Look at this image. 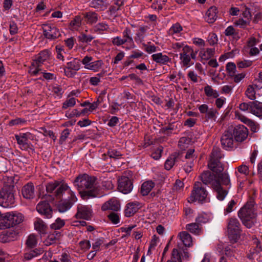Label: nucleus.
<instances>
[{
  "instance_id": "f257e3e1",
  "label": "nucleus",
  "mask_w": 262,
  "mask_h": 262,
  "mask_svg": "<svg viewBox=\"0 0 262 262\" xmlns=\"http://www.w3.org/2000/svg\"><path fill=\"white\" fill-rule=\"evenodd\" d=\"M74 184L77 187L81 197L84 200L98 195L99 186L97 178L94 176L87 174H80L76 178Z\"/></svg>"
},
{
  "instance_id": "f03ea898",
  "label": "nucleus",
  "mask_w": 262,
  "mask_h": 262,
  "mask_svg": "<svg viewBox=\"0 0 262 262\" xmlns=\"http://www.w3.org/2000/svg\"><path fill=\"white\" fill-rule=\"evenodd\" d=\"M255 206L254 199L252 197H250L238 211V216L243 225L248 228H252L255 223L254 220L256 218L257 214Z\"/></svg>"
},
{
  "instance_id": "7ed1b4c3",
  "label": "nucleus",
  "mask_w": 262,
  "mask_h": 262,
  "mask_svg": "<svg viewBox=\"0 0 262 262\" xmlns=\"http://www.w3.org/2000/svg\"><path fill=\"white\" fill-rule=\"evenodd\" d=\"M70 189L68 184L62 181L55 180L46 184V190L50 200H59Z\"/></svg>"
},
{
  "instance_id": "20e7f679",
  "label": "nucleus",
  "mask_w": 262,
  "mask_h": 262,
  "mask_svg": "<svg viewBox=\"0 0 262 262\" xmlns=\"http://www.w3.org/2000/svg\"><path fill=\"white\" fill-rule=\"evenodd\" d=\"M24 215L17 211H11L2 214L0 216V229H9L21 223Z\"/></svg>"
},
{
  "instance_id": "39448f33",
  "label": "nucleus",
  "mask_w": 262,
  "mask_h": 262,
  "mask_svg": "<svg viewBox=\"0 0 262 262\" xmlns=\"http://www.w3.org/2000/svg\"><path fill=\"white\" fill-rule=\"evenodd\" d=\"M14 186L5 185L0 190V206L4 208H10L15 203Z\"/></svg>"
},
{
  "instance_id": "423d86ee",
  "label": "nucleus",
  "mask_w": 262,
  "mask_h": 262,
  "mask_svg": "<svg viewBox=\"0 0 262 262\" xmlns=\"http://www.w3.org/2000/svg\"><path fill=\"white\" fill-rule=\"evenodd\" d=\"M112 42L114 46H121L126 44V50L134 49L136 45L132 37V32L128 27H126L122 32V38L120 36H116L112 38Z\"/></svg>"
},
{
  "instance_id": "0eeeda50",
  "label": "nucleus",
  "mask_w": 262,
  "mask_h": 262,
  "mask_svg": "<svg viewBox=\"0 0 262 262\" xmlns=\"http://www.w3.org/2000/svg\"><path fill=\"white\" fill-rule=\"evenodd\" d=\"M58 201L56 208L59 212L63 213L72 207L77 201V198L75 193L70 189L66 193V194L61 199Z\"/></svg>"
},
{
  "instance_id": "6e6552de",
  "label": "nucleus",
  "mask_w": 262,
  "mask_h": 262,
  "mask_svg": "<svg viewBox=\"0 0 262 262\" xmlns=\"http://www.w3.org/2000/svg\"><path fill=\"white\" fill-rule=\"evenodd\" d=\"M208 195V192L200 182H195L193 189L189 198L188 202L190 203L198 201L203 203L205 202Z\"/></svg>"
},
{
  "instance_id": "1a4fd4ad",
  "label": "nucleus",
  "mask_w": 262,
  "mask_h": 262,
  "mask_svg": "<svg viewBox=\"0 0 262 262\" xmlns=\"http://www.w3.org/2000/svg\"><path fill=\"white\" fill-rule=\"evenodd\" d=\"M228 236L231 241L236 242L240 237L241 224L237 219L230 218L228 222Z\"/></svg>"
},
{
  "instance_id": "9d476101",
  "label": "nucleus",
  "mask_w": 262,
  "mask_h": 262,
  "mask_svg": "<svg viewBox=\"0 0 262 262\" xmlns=\"http://www.w3.org/2000/svg\"><path fill=\"white\" fill-rule=\"evenodd\" d=\"M43 35L49 40H55L61 36L59 30L55 26L50 24L42 25Z\"/></svg>"
},
{
  "instance_id": "9b49d317",
  "label": "nucleus",
  "mask_w": 262,
  "mask_h": 262,
  "mask_svg": "<svg viewBox=\"0 0 262 262\" xmlns=\"http://www.w3.org/2000/svg\"><path fill=\"white\" fill-rule=\"evenodd\" d=\"M80 61L77 58H74L72 61L67 63L64 68V72L66 76L69 78H72L75 76L76 71L80 68Z\"/></svg>"
},
{
  "instance_id": "f8f14e48",
  "label": "nucleus",
  "mask_w": 262,
  "mask_h": 262,
  "mask_svg": "<svg viewBox=\"0 0 262 262\" xmlns=\"http://www.w3.org/2000/svg\"><path fill=\"white\" fill-rule=\"evenodd\" d=\"M92 60L93 57L92 56H86L82 59L81 63L86 69L95 72L99 71L103 64L102 60H98L91 62Z\"/></svg>"
},
{
  "instance_id": "ddd939ff",
  "label": "nucleus",
  "mask_w": 262,
  "mask_h": 262,
  "mask_svg": "<svg viewBox=\"0 0 262 262\" xmlns=\"http://www.w3.org/2000/svg\"><path fill=\"white\" fill-rule=\"evenodd\" d=\"M92 212L91 206L78 204L77 207V213L75 216L76 219L89 220L92 216Z\"/></svg>"
},
{
  "instance_id": "4468645a",
  "label": "nucleus",
  "mask_w": 262,
  "mask_h": 262,
  "mask_svg": "<svg viewBox=\"0 0 262 262\" xmlns=\"http://www.w3.org/2000/svg\"><path fill=\"white\" fill-rule=\"evenodd\" d=\"M118 189L119 191L124 194L129 193L133 189V182L127 177L122 176L118 179Z\"/></svg>"
},
{
  "instance_id": "2eb2a0df",
  "label": "nucleus",
  "mask_w": 262,
  "mask_h": 262,
  "mask_svg": "<svg viewBox=\"0 0 262 262\" xmlns=\"http://www.w3.org/2000/svg\"><path fill=\"white\" fill-rule=\"evenodd\" d=\"M232 133L235 140L242 142L247 138L248 129L244 125L239 124L234 127Z\"/></svg>"
},
{
  "instance_id": "dca6fc26",
  "label": "nucleus",
  "mask_w": 262,
  "mask_h": 262,
  "mask_svg": "<svg viewBox=\"0 0 262 262\" xmlns=\"http://www.w3.org/2000/svg\"><path fill=\"white\" fill-rule=\"evenodd\" d=\"M199 177L203 184L210 185L212 188L219 182L217 176L208 170L204 171Z\"/></svg>"
},
{
  "instance_id": "f3484780",
  "label": "nucleus",
  "mask_w": 262,
  "mask_h": 262,
  "mask_svg": "<svg viewBox=\"0 0 262 262\" xmlns=\"http://www.w3.org/2000/svg\"><path fill=\"white\" fill-rule=\"evenodd\" d=\"M221 142L223 148L228 150L233 147L234 140L232 129L226 130L221 138Z\"/></svg>"
},
{
  "instance_id": "a211bd4d",
  "label": "nucleus",
  "mask_w": 262,
  "mask_h": 262,
  "mask_svg": "<svg viewBox=\"0 0 262 262\" xmlns=\"http://www.w3.org/2000/svg\"><path fill=\"white\" fill-rule=\"evenodd\" d=\"M36 210L45 217L50 219L52 217L53 210L49 203L46 201H40L36 206Z\"/></svg>"
},
{
  "instance_id": "6ab92c4d",
  "label": "nucleus",
  "mask_w": 262,
  "mask_h": 262,
  "mask_svg": "<svg viewBox=\"0 0 262 262\" xmlns=\"http://www.w3.org/2000/svg\"><path fill=\"white\" fill-rule=\"evenodd\" d=\"M18 237V232L14 229H9L3 231L0 234V242L2 243H7L15 241Z\"/></svg>"
},
{
  "instance_id": "aec40b11",
  "label": "nucleus",
  "mask_w": 262,
  "mask_h": 262,
  "mask_svg": "<svg viewBox=\"0 0 262 262\" xmlns=\"http://www.w3.org/2000/svg\"><path fill=\"white\" fill-rule=\"evenodd\" d=\"M182 154L175 152L171 154L166 160L164 164L165 168L169 170L176 164L179 161L181 160Z\"/></svg>"
},
{
  "instance_id": "412c9836",
  "label": "nucleus",
  "mask_w": 262,
  "mask_h": 262,
  "mask_svg": "<svg viewBox=\"0 0 262 262\" xmlns=\"http://www.w3.org/2000/svg\"><path fill=\"white\" fill-rule=\"evenodd\" d=\"M50 56V52L47 50L41 51L33 60L32 67H40Z\"/></svg>"
},
{
  "instance_id": "4be33fe9",
  "label": "nucleus",
  "mask_w": 262,
  "mask_h": 262,
  "mask_svg": "<svg viewBox=\"0 0 262 262\" xmlns=\"http://www.w3.org/2000/svg\"><path fill=\"white\" fill-rule=\"evenodd\" d=\"M34 186L31 182L25 185L21 189L23 196L28 200H30L34 197Z\"/></svg>"
},
{
  "instance_id": "5701e85b",
  "label": "nucleus",
  "mask_w": 262,
  "mask_h": 262,
  "mask_svg": "<svg viewBox=\"0 0 262 262\" xmlns=\"http://www.w3.org/2000/svg\"><path fill=\"white\" fill-rule=\"evenodd\" d=\"M212 189L216 193V198L220 201H223L224 200L226 195L228 193L229 187L225 188L224 186L221 185L220 183H218Z\"/></svg>"
},
{
  "instance_id": "b1692460",
  "label": "nucleus",
  "mask_w": 262,
  "mask_h": 262,
  "mask_svg": "<svg viewBox=\"0 0 262 262\" xmlns=\"http://www.w3.org/2000/svg\"><path fill=\"white\" fill-rule=\"evenodd\" d=\"M140 207V204L138 202H130L127 204L124 210L125 215L127 217L133 216L136 213Z\"/></svg>"
},
{
  "instance_id": "393cba45",
  "label": "nucleus",
  "mask_w": 262,
  "mask_h": 262,
  "mask_svg": "<svg viewBox=\"0 0 262 262\" xmlns=\"http://www.w3.org/2000/svg\"><path fill=\"white\" fill-rule=\"evenodd\" d=\"M120 207L119 202L116 199H112L103 204L101 209L103 211L111 210L117 211L120 209Z\"/></svg>"
},
{
  "instance_id": "a878e982",
  "label": "nucleus",
  "mask_w": 262,
  "mask_h": 262,
  "mask_svg": "<svg viewBox=\"0 0 262 262\" xmlns=\"http://www.w3.org/2000/svg\"><path fill=\"white\" fill-rule=\"evenodd\" d=\"M208 167L210 170L216 174H220L224 170L223 165L219 160H209L208 163Z\"/></svg>"
},
{
  "instance_id": "bb28decb",
  "label": "nucleus",
  "mask_w": 262,
  "mask_h": 262,
  "mask_svg": "<svg viewBox=\"0 0 262 262\" xmlns=\"http://www.w3.org/2000/svg\"><path fill=\"white\" fill-rule=\"evenodd\" d=\"M153 61L161 65L166 64L171 61V58L162 53H158L151 55Z\"/></svg>"
},
{
  "instance_id": "cd10ccee",
  "label": "nucleus",
  "mask_w": 262,
  "mask_h": 262,
  "mask_svg": "<svg viewBox=\"0 0 262 262\" xmlns=\"http://www.w3.org/2000/svg\"><path fill=\"white\" fill-rule=\"evenodd\" d=\"M217 9L215 6L211 7L206 12L205 19L209 24L213 23L217 18Z\"/></svg>"
},
{
  "instance_id": "c85d7f7f",
  "label": "nucleus",
  "mask_w": 262,
  "mask_h": 262,
  "mask_svg": "<svg viewBox=\"0 0 262 262\" xmlns=\"http://www.w3.org/2000/svg\"><path fill=\"white\" fill-rule=\"evenodd\" d=\"M35 229L41 234H46L47 232L48 227L45 223L40 219L37 218L34 223Z\"/></svg>"
},
{
  "instance_id": "c756f323",
  "label": "nucleus",
  "mask_w": 262,
  "mask_h": 262,
  "mask_svg": "<svg viewBox=\"0 0 262 262\" xmlns=\"http://www.w3.org/2000/svg\"><path fill=\"white\" fill-rule=\"evenodd\" d=\"M178 237L185 247H190L192 245V237L186 231L180 232Z\"/></svg>"
},
{
  "instance_id": "7c9ffc66",
  "label": "nucleus",
  "mask_w": 262,
  "mask_h": 262,
  "mask_svg": "<svg viewBox=\"0 0 262 262\" xmlns=\"http://www.w3.org/2000/svg\"><path fill=\"white\" fill-rule=\"evenodd\" d=\"M217 179L221 185L225 188H230L231 183L229 176L227 173H222L217 176Z\"/></svg>"
},
{
  "instance_id": "2f4dec72",
  "label": "nucleus",
  "mask_w": 262,
  "mask_h": 262,
  "mask_svg": "<svg viewBox=\"0 0 262 262\" xmlns=\"http://www.w3.org/2000/svg\"><path fill=\"white\" fill-rule=\"evenodd\" d=\"M85 21L88 24L96 23L99 18L98 14L95 12L89 11L84 14Z\"/></svg>"
},
{
  "instance_id": "473e14b6",
  "label": "nucleus",
  "mask_w": 262,
  "mask_h": 262,
  "mask_svg": "<svg viewBox=\"0 0 262 262\" xmlns=\"http://www.w3.org/2000/svg\"><path fill=\"white\" fill-rule=\"evenodd\" d=\"M155 184L152 181H147L144 182L141 187V193L144 195H147L155 187Z\"/></svg>"
},
{
  "instance_id": "72a5a7b5",
  "label": "nucleus",
  "mask_w": 262,
  "mask_h": 262,
  "mask_svg": "<svg viewBox=\"0 0 262 262\" xmlns=\"http://www.w3.org/2000/svg\"><path fill=\"white\" fill-rule=\"evenodd\" d=\"M90 6L99 11H104L107 8V4L103 0H92Z\"/></svg>"
},
{
  "instance_id": "f704fd0d",
  "label": "nucleus",
  "mask_w": 262,
  "mask_h": 262,
  "mask_svg": "<svg viewBox=\"0 0 262 262\" xmlns=\"http://www.w3.org/2000/svg\"><path fill=\"white\" fill-rule=\"evenodd\" d=\"M186 229L187 230L195 235H200L202 232L201 227L196 223L187 224Z\"/></svg>"
},
{
  "instance_id": "c9c22d12",
  "label": "nucleus",
  "mask_w": 262,
  "mask_h": 262,
  "mask_svg": "<svg viewBox=\"0 0 262 262\" xmlns=\"http://www.w3.org/2000/svg\"><path fill=\"white\" fill-rule=\"evenodd\" d=\"M44 250L42 248H36L25 253L24 258L26 260H30L33 258L42 254Z\"/></svg>"
},
{
  "instance_id": "e433bc0d",
  "label": "nucleus",
  "mask_w": 262,
  "mask_h": 262,
  "mask_svg": "<svg viewBox=\"0 0 262 262\" xmlns=\"http://www.w3.org/2000/svg\"><path fill=\"white\" fill-rule=\"evenodd\" d=\"M251 113L258 117L262 118V103L257 101H254Z\"/></svg>"
},
{
  "instance_id": "4c0bfd02",
  "label": "nucleus",
  "mask_w": 262,
  "mask_h": 262,
  "mask_svg": "<svg viewBox=\"0 0 262 262\" xmlns=\"http://www.w3.org/2000/svg\"><path fill=\"white\" fill-rule=\"evenodd\" d=\"M60 236V233L57 231H54V233L50 234L46 239L45 243L47 246H49L54 243L58 240Z\"/></svg>"
},
{
  "instance_id": "58836bf2",
  "label": "nucleus",
  "mask_w": 262,
  "mask_h": 262,
  "mask_svg": "<svg viewBox=\"0 0 262 262\" xmlns=\"http://www.w3.org/2000/svg\"><path fill=\"white\" fill-rule=\"evenodd\" d=\"M109 29V26L104 22L99 23L94 26L93 30L97 34H102L104 31H106Z\"/></svg>"
},
{
  "instance_id": "ea45409f",
  "label": "nucleus",
  "mask_w": 262,
  "mask_h": 262,
  "mask_svg": "<svg viewBox=\"0 0 262 262\" xmlns=\"http://www.w3.org/2000/svg\"><path fill=\"white\" fill-rule=\"evenodd\" d=\"M167 262H182V253L180 250L178 249H173L171 254L170 259H169Z\"/></svg>"
},
{
  "instance_id": "a19ab883",
  "label": "nucleus",
  "mask_w": 262,
  "mask_h": 262,
  "mask_svg": "<svg viewBox=\"0 0 262 262\" xmlns=\"http://www.w3.org/2000/svg\"><path fill=\"white\" fill-rule=\"evenodd\" d=\"M182 51V52L180 54L189 55L192 59H195L198 54V51H194L191 47L188 46L186 43L184 46Z\"/></svg>"
},
{
  "instance_id": "79ce46f5",
  "label": "nucleus",
  "mask_w": 262,
  "mask_h": 262,
  "mask_svg": "<svg viewBox=\"0 0 262 262\" xmlns=\"http://www.w3.org/2000/svg\"><path fill=\"white\" fill-rule=\"evenodd\" d=\"M204 93L206 96L210 98H217L219 96L218 92L209 85L204 87Z\"/></svg>"
},
{
  "instance_id": "37998d69",
  "label": "nucleus",
  "mask_w": 262,
  "mask_h": 262,
  "mask_svg": "<svg viewBox=\"0 0 262 262\" xmlns=\"http://www.w3.org/2000/svg\"><path fill=\"white\" fill-rule=\"evenodd\" d=\"M215 53L214 48H207L205 51H201L200 55L202 59L204 60H208L211 58Z\"/></svg>"
},
{
  "instance_id": "c03bdc74",
  "label": "nucleus",
  "mask_w": 262,
  "mask_h": 262,
  "mask_svg": "<svg viewBox=\"0 0 262 262\" xmlns=\"http://www.w3.org/2000/svg\"><path fill=\"white\" fill-rule=\"evenodd\" d=\"M15 138L17 141V143L20 145V148L23 150H28L29 149H32L30 144L28 143V141L25 139L21 138L18 137L17 135H15Z\"/></svg>"
},
{
  "instance_id": "a18cd8bd",
  "label": "nucleus",
  "mask_w": 262,
  "mask_h": 262,
  "mask_svg": "<svg viewBox=\"0 0 262 262\" xmlns=\"http://www.w3.org/2000/svg\"><path fill=\"white\" fill-rule=\"evenodd\" d=\"M223 154L221 152V149L216 147H213L211 155L210 156V160H219L223 158Z\"/></svg>"
},
{
  "instance_id": "49530a36",
  "label": "nucleus",
  "mask_w": 262,
  "mask_h": 262,
  "mask_svg": "<svg viewBox=\"0 0 262 262\" xmlns=\"http://www.w3.org/2000/svg\"><path fill=\"white\" fill-rule=\"evenodd\" d=\"M255 88L253 85H250L245 92V95L250 100H253L256 99Z\"/></svg>"
},
{
  "instance_id": "de8ad7c7",
  "label": "nucleus",
  "mask_w": 262,
  "mask_h": 262,
  "mask_svg": "<svg viewBox=\"0 0 262 262\" xmlns=\"http://www.w3.org/2000/svg\"><path fill=\"white\" fill-rule=\"evenodd\" d=\"M217 114V111L215 108H210L208 111L205 114V120L208 121L209 120H215L216 118V115Z\"/></svg>"
},
{
  "instance_id": "09e8293b",
  "label": "nucleus",
  "mask_w": 262,
  "mask_h": 262,
  "mask_svg": "<svg viewBox=\"0 0 262 262\" xmlns=\"http://www.w3.org/2000/svg\"><path fill=\"white\" fill-rule=\"evenodd\" d=\"M183 30V28L179 23L173 24L169 30V34L171 35L179 33Z\"/></svg>"
},
{
  "instance_id": "8fccbe9b",
  "label": "nucleus",
  "mask_w": 262,
  "mask_h": 262,
  "mask_svg": "<svg viewBox=\"0 0 262 262\" xmlns=\"http://www.w3.org/2000/svg\"><path fill=\"white\" fill-rule=\"evenodd\" d=\"M50 87L51 88V89H50V90H51L54 95H55L56 96L58 97H61L63 93V91L62 88L60 85H59L58 84H54L52 86H50Z\"/></svg>"
},
{
  "instance_id": "3c124183",
  "label": "nucleus",
  "mask_w": 262,
  "mask_h": 262,
  "mask_svg": "<svg viewBox=\"0 0 262 262\" xmlns=\"http://www.w3.org/2000/svg\"><path fill=\"white\" fill-rule=\"evenodd\" d=\"M107 155L110 158L119 159L122 157V154L120 150L116 149H110L107 151Z\"/></svg>"
},
{
  "instance_id": "603ef678",
  "label": "nucleus",
  "mask_w": 262,
  "mask_h": 262,
  "mask_svg": "<svg viewBox=\"0 0 262 262\" xmlns=\"http://www.w3.org/2000/svg\"><path fill=\"white\" fill-rule=\"evenodd\" d=\"M65 225L64 220L60 218H57L55 222L50 225V227L53 230H59Z\"/></svg>"
},
{
  "instance_id": "864d4df0",
  "label": "nucleus",
  "mask_w": 262,
  "mask_h": 262,
  "mask_svg": "<svg viewBox=\"0 0 262 262\" xmlns=\"http://www.w3.org/2000/svg\"><path fill=\"white\" fill-rule=\"evenodd\" d=\"M37 239L34 234L30 235L26 241V245L29 248H33L37 245Z\"/></svg>"
},
{
  "instance_id": "5fc2aeb1",
  "label": "nucleus",
  "mask_w": 262,
  "mask_h": 262,
  "mask_svg": "<svg viewBox=\"0 0 262 262\" xmlns=\"http://www.w3.org/2000/svg\"><path fill=\"white\" fill-rule=\"evenodd\" d=\"M142 46L144 47V50L148 54H150L155 52L157 51L158 47H156L155 45H150V42H147V43H142Z\"/></svg>"
},
{
  "instance_id": "6e6d98bb",
  "label": "nucleus",
  "mask_w": 262,
  "mask_h": 262,
  "mask_svg": "<svg viewBox=\"0 0 262 262\" xmlns=\"http://www.w3.org/2000/svg\"><path fill=\"white\" fill-rule=\"evenodd\" d=\"M254 104V101L249 102L248 103L243 102L239 105V108L244 112L247 111L251 113L252 106Z\"/></svg>"
},
{
  "instance_id": "4d7b16f0",
  "label": "nucleus",
  "mask_w": 262,
  "mask_h": 262,
  "mask_svg": "<svg viewBox=\"0 0 262 262\" xmlns=\"http://www.w3.org/2000/svg\"><path fill=\"white\" fill-rule=\"evenodd\" d=\"M81 18L80 16H76L74 19L71 21L70 26L73 28V29H77L81 25Z\"/></svg>"
},
{
  "instance_id": "13d9d810",
  "label": "nucleus",
  "mask_w": 262,
  "mask_h": 262,
  "mask_svg": "<svg viewBox=\"0 0 262 262\" xmlns=\"http://www.w3.org/2000/svg\"><path fill=\"white\" fill-rule=\"evenodd\" d=\"M191 142V139L186 137H181L178 142L179 147L183 149L187 147V145Z\"/></svg>"
},
{
  "instance_id": "bf43d9fd",
  "label": "nucleus",
  "mask_w": 262,
  "mask_h": 262,
  "mask_svg": "<svg viewBox=\"0 0 262 262\" xmlns=\"http://www.w3.org/2000/svg\"><path fill=\"white\" fill-rule=\"evenodd\" d=\"M180 59L184 66L189 67L191 57L189 55L180 54Z\"/></svg>"
},
{
  "instance_id": "052dcab7",
  "label": "nucleus",
  "mask_w": 262,
  "mask_h": 262,
  "mask_svg": "<svg viewBox=\"0 0 262 262\" xmlns=\"http://www.w3.org/2000/svg\"><path fill=\"white\" fill-rule=\"evenodd\" d=\"M226 70L230 77L234 76L236 71V66L235 63L233 62H228L226 65Z\"/></svg>"
},
{
  "instance_id": "680f3d73",
  "label": "nucleus",
  "mask_w": 262,
  "mask_h": 262,
  "mask_svg": "<svg viewBox=\"0 0 262 262\" xmlns=\"http://www.w3.org/2000/svg\"><path fill=\"white\" fill-rule=\"evenodd\" d=\"M236 202L234 200H231L228 204L226 208L224 209V214L227 215L234 210Z\"/></svg>"
},
{
  "instance_id": "e2e57ef3",
  "label": "nucleus",
  "mask_w": 262,
  "mask_h": 262,
  "mask_svg": "<svg viewBox=\"0 0 262 262\" xmlns=\"http://www.w3.org/2000/svg\"><path fill=\"white\" fill-rule=\"evenodd\" d=\"M71 130L68 128L64 129L61 133V136L60 137V139L59 140V144H62L67 138L69 137L70 134Z\"/></svg>"
},
{
  "instance_id": "0e129e2a",
  "label": "nucleus",
  "mask_w": 262,
  "mask_h": 262,
  "mask_svg": "<svg viewBox=\"0 0 262 262\" xmlns=\"http://www.w3.org/2000/svg\"><path fill=\"white\" fill-rule=\"evenodd\" d=\"M207 41L210 46H213L218 42V38L217 35L214 33H211L209 34Z\"/></svg>"
},
{
  "instance_id": "69168bd1",
  "label": "nucleus",
  "mask_w": 262,
  "mask_h": 262,
  "mask_svg": "<svg viewBox=\"0 0 262 262\" xmlns=\"http://www.w3.org/2000/svg\"><path fill=\"white\" fill-rule=\"evenodd\" d=\"M185 44V42H172L171 44V48L174 51V52H179L182 50Z\"/></svg>"
},
{
  "instance_id": "338daca9",
  "label": "nucleus",
  "mask_w": 262,
  "mask_h": 262,
  "mask_svg": "<svg viewBox=\"0 0 262 262\" xmlns=\"http://www.w3.org/2000/svg\"><path fill=\"white\" fill-rule=\"evenodd\" d=\"M101 185L104 189L112 190L114 188L113 182L110 179L103 180L101 182Z\"/></svg>"
},
{
  "instance_id": "774afa93",
  "label": "nucleus",
  "mask_w": 262,
  "mask_h": 262,
  "mask_svg": "<svg viewBox=\"0 0 262 262\" xmlns=\"http://www.w3.org/2000/svg\"><path fill=\"white\" fill-rule=\"evenodd\" d=\"M253 85L256 89L262 88V72L258 74V77L254 80Z\"/></svg>"
}]
</instances>
